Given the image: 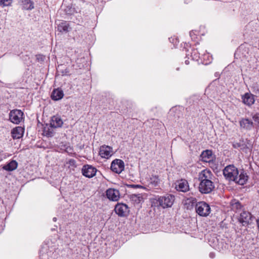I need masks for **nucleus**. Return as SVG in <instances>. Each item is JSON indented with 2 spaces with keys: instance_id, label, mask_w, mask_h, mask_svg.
Listing matches in <instances>:
<instances>
[{
  "instance_id": "24",
  "label": "nucleus",
  "mask_w": 259,
  "mask_h": 259,
  "mask_svg": "<svg viewBox=\"0 0 259 259\" xmlns=\"http://www.w3.org/2000/svg\"><path fill=\"white\" fill-rule=\"evenodd\" d=\"M69 24L66 21H62L58 24L57 29L59 32H65L68 31Z\"/></svg>"
},
{
  "instance_id": "2",
  "label": "nucleus",
  "mask_w": 259,
  "mask_h": 259,
  "mask_svg": "<svg viewBox=\"0 0 259 259\" xmlns=\"http://www.w3.org/2000/svg\"><path fill=\"white\" fill-rule=\"evenodd\" d=\"M175 201V196L171 194H166L161 196L157 200L159 205L163 208L170 207Z\"/></svg>"
},
{
  "instance_id": "36",
  "label": "nucleus",
  "mask_w": 259,
  "mask_h": 259,
  "mask_svg": "<svg viewBox=\"0 0 259 259\" xmlns=\"http://www.w3.org/2000/svg\"><path fill=\"white\" fill-rule=\"evenodd\" d=\"M190 202H192V203H195L196 202V199L195 198L193 199L192 201H190Z\"/></svg>"
},
{
  "instance_id": "30",
  "label": "nucleus",
  "mask_w": 259,
  "mask_h": 259,
  "mask_svg": "<svg viewBox=\"0 0 259 259\" xmlns=\"http://www.w3.org/2000/svg\"><path fill=\"white\" fill-rule=\"evenodd\" d=\"M65 151L70 155H73L74 154L72 147H66Z\"/></svg>"
},
{
  "instance_id": "35",
  "label": "nucleus",
  "mask_w": 259,
  "mask_h": 259,
  "mask_svg": "<svg viewBox=\"0 0 259 259\" xmlns=\"http://www.w3.org/2000/svg\"><path fill=\"white\" fill-rule=\"evenodd\" d=\"M214 254L213 253H210L209 254V256L211 257V258H213L214 257Z\"/></svg>"
},
{
  "instance_id": "19",
  "label": "nucleus",
  "mask_w": 259,
  "mask_h": 259,
  "mask_svg": "<svg viewBox=\"0 0 259 259\" xmlns=\"http://www.w3.org/2000/svg\"><path fill=\"white\" fill-rule=\"evenodd\" d=\"M20 3L23 9L31 10L34 8V3L31 0H20Z\"/></svg>"
},
{
  "instance_id": "25",
  "label": "nucleus",
  "mask_w": 259,
  "mask_h": 259,
  "mask_svg": "<svg viewBox=\"0 0 259 259\" xmlns=\"http://www.w3.org/2000/svg\"><path fill=\"white\" fill-rule=\"evenodd\" d=\"M22 128L21 127H16L12 131L11 134L14 139H19L22 136Z\"/></svg>"
},
{
  "instance_id": "17",
  "label": "nucleus",
  "mask_w": 259,
  "mask_h": 259,
  "mask_svg": "<svg viewBox=\"0 0 259 259\" xmlns=\"http://www.w3.org/2000/svg\"><path fill=\"white\" fill-rule=\"evenodd\" d=\"M131 201L133 202L138 208H139L141 207V203L143 201V197L140 194H132L131 195Z\"/></svg>"
},
{
  "instance_id": "12",
  "label": "nucleus",
  "mask_w": 259,
  "mask_h": 259,
  "mask_svg": "<svg viewBox=\"0 0 259 259\" xmlns=\"http://www.w3.org/2000/svg\"><path fill=\"white\" fill-rule=\"evenodd\" d=\"M213 177L211 171L207 169L201 171L199 175V180L200 182L212 181Z\"/></svg>"
},
{
  "instance_id": "3",
  "label": "nucleus",
  "mask_w": 259,
  "mask_h": 259,
  "mask_svg": "<svg viewBox=\"0 0 259 259\" xmlns=\"http://www.w3.org/2000/svg\"><path fill=\"white\" fill-rule=\"evenodd\" d=\"M195 209L197 214L201 217H207L210 213V206L204 201L197 203Z\"/></svg>"
},
{
  "instance_id": "31",
  "label": "nucleus",
  "mask_w": 259,
  "mask_h": 259,
  "mask_svg": "<svg viewBox=\"0 0 259 259\" xmlns=\"http://www.w3.org/2000/svg\"><path fill=\"white\" fill-rule=\"evenodd\" d=\"M131 188H140L141 189H144L145 188L140 185H135L131 184Z\"/></svg>"
},
{
  "instance_id": "38",
  "label": "nucleus",
  "mask_w": 259,
  "mask_h": 259,
  "mask_svg": "<svg viewBox=\"0 0 259 259\" xmlns=\"http://www.w3.org/2000/svg\"><path fill=\"white\" fill-rule=\"evenodd\" d=\"M257 226L259 228V219L256 220Z\"/></svg>"
},
{
  "instance_id": "37",
  "label": "nucleus",
  "mask_w": 259,
  "mask_h": 259,
  "mask_svg": "<svg viewBox=\"0 0 259 259\" xmlns=\"http://www.w3.org/2000/svg\"><path fill=\"white\" fill-rule=\"evenodd\" d=\"M185 64L186 65H188L189 64V60H185Z\"/></svg>"
},
{
  "instance_id": "40",
  "label": "nucleus",
  "mask_w": 259,
  "mask_h": 259,
  "mask_svg": "<svg viewBox=\"0 0 259 259\" xmlns=\"http://www.w3.org/2000/svg\"><path fill=\"white\" fill-rule=\"evenodd\" d=\"M127 186L130 187V185H127Z\"/></svg>"
},
{
  "instance_id": "41",
  "label": "nucleus",
  "mask_w": 259,
  "mask_h": 259,
  "mask_svg": "<svg viewBox=\"0 0 259 259\" xmlns=\"http://www.w3.org/2000/svg\"><path fill=\"white\" fill-rule=\"evenodd\" d=\"M131 176H132L131 175ZM131 181H133V180L131 179Z\"/></svg>"
},
{
  "instance_id": "39",
  "label": "nucleus",
  "mask_w": 259,
  "mask_h": 259,
  "mask_svg": "<svg viewBox=\"0 0 259 259\" xmlns=\"http://www.w3.org/2000/svg\"><path fill=\"white\" fill-rule=\"evenodd\" d=\"M53 220L54 222H56L57 221V218L56 217H54L53 219Z\"/></svg>"
},
{
  "instance_id": "11",
  "label": "nucleus",
  "mask_w": 259,
  "mask_h": 259,
  "mask_svg": "<svg viewBox=\"0 0 259 259\" xmlns=\"http://www.w3.org/2000/svg\"><path fill=\"white\" fill-rule=\"evenodd\" d=\"M114 210L115 212L120 217L126 216L129 211L128 206L123 203L116 204Z\"/></svg>"
},
{
  "instance_id": "15",
  "label": "nucleus",
  "mask_w": 259,
  "mask_h": 259,
  "mask_svg": "<svg viewBox=\"0 0 259 259\" xmlns=\"http://www.w3.org/2000/svg\"><path fill=\"white\" fill-rule=\"evenodd\" d=\"M113 154L112 147H100L99 154L100 156L105 158H108Z\"/></svg>"
},
{
  "instance_id": "5",
  "label": "nucleus",
  "mask_w": 259,
  "mask_h": 259,
  "mask_svg": "<svg viewBox=\"0 0 259 259\" xmlns=\"http://www.w3.org/2000/svg\"><path fill=\"white\" fill-rule=\"evenodd\" d=\"M199 191L202 194L210 193L214 188V185L212 181L200 182Z\"/></svg>"
},
{
  "instance_id": "23",
  "label": "nucleus",
  "mask_w": 259,
  "mask_h": 259,
  "mask_svg": "<svg viewBox=\"0 0 259 259\" xmlns=\"http://www.w3.org/2000/svg\"><path fill=\"white\" fill-rule=\"evenodd\" d=\"M159 183V179L156 176H152L148 180V186L150 188L158 186Z\"/></svg>"
},
{
  "instance_id": "21",
  "label": "nucleus",
  "mask_w": 259,
  "mask_h": 259,
  "mask_svg": "<svg viewBox=\"0 0 259 259\" xmlns=\"http://www.w3.org/2000/svg\"><path fill=\"white\" fill-rule=\"evenodd\" d=\"M201 157L203 161L209 162L213 159L212 152L209 150L203 151L201 154Z\"/></svg>"
},
{
  "instance_id": "1",
  "label": "nucleus",
  "mask_w": 259,
  "mask_h": 259,
  "mask_svg": "<svg viewBox=\"0 0 259 259\" xmlns=\"http://www.w3.org/2000/svg\"><path fill=\"white\" fill-rule=\"evenodd\" d=\"M223 174L228 180L234 181L240 185L245 184L248 178L244 171L241 170L239 172L238 169L233 165L226 166L223 170Z\"/></svg>"
},
{
  "instance_id": "22",
  "label": "nucleus",
  "mask_w": 259,
  "mask_h": 259,
  "mask_svg": "<svg viewBox=\"0 0 259 259\" xmlns=\"http://www.w3.org/2000/svg\"><path fill=\"white\" fill-rule=\"evenodd\" d=\"M18 163L15 160H11L7 164L3 166V169L9 171H13L17 168Z\"/></svg>"
},
{
  "instance_id": "32",
  "label": "nucleus",
  "mask_w": 259,
  "mask_h": 259,
  "mask_svg": "<svg viewBox=\"0 0 259 259\" xmlns=\"http://www.w3.org/2000/svg\"><path fill=\"white\" fill-rule=\"evenodd\" d=\"M195 34L193 31H191L190 32V36L192 39H194L196 38Z\"/></svg>"
},
{
  "instance_id": "20",
  "label": "nucleus",
  "mask_w": 259,
  "mask_h": 259,
  "mask_svg": "<svg viewBox=\"0 0 259 259\" xmlns=\"http://www.w3.org/2000/svg\"><path fill=\"white\" fill-rule=\"evenodd\" d=\"M54 128L55 127L52 126L50 124V125L46 124L44 127L43 135L48 137H53L54 134Z\"/></svg>"
},
{
  "instance_id": "28",
  "label": "nucleus",
  "mask_w": 259,
  "mask_h": 259,
  "mask_svg": "<svg viewBox=\"0 0 259 259\" xmlns=\"http://www.w3.org/2000/svg\"><path fill=\"white\" fill-rule=\"evenodd\" d=\"M253 122L254 124V126L257 125L259 126V113H252L251 114Z\"/></svg>"
},
{
  "instance_id": "9",
  "label": "nucleus",
  "mask_w": 259,
  "mask_h": 259,
  "mask_svg": "<svg viewBox=\"0 0 259 259\" xmlns=\"http://www.w3.org/2000/svg\"><path fill=\"white\" fill-rule=\"evenodd\" d=\"M241 128L246 131H250L254 127L253 121L248 118H243L239 121Z\"/></svg>"
},
{
  "instance_id": "34",
  "label": "nucleus",
  "mask_w": 259,
  "mask_h": 259,
  "mask_svg": "<svg viewBox=\"0 0 259 259\" xmlns=\"http://www.w3.org/2000/svg\"><path fill=\"white\" fill-rule=\"evenodd\" d=\"M3 156L1 152H0V162L3 160Z\"/></svg>"
},
{
  "instance_id": "29",
  "label": "nucleus",
  "mask_w": 259,
  "mask_h": 259,
  "mask_svg": "<svg viewBox=\"0 0 259 259\" xmlns=\"http://www.w3.org/2000/svg\"><path fill=\"white\" fill-rule=\"evenodd\" d=\"M12 2V0H0V6L2 7L9 6Z\"/></svg>"
},
{
  "instance_id": "13",
  "label": "nucleus",
  "mask_w": 259,
  "mask_h": 259,
  "mask_svg": "<svg viewBox=\"0 0 259 259\" xmlns=\"http://www.w3.org/2000/svg\"><path fill=\"white\" fill-rule=\"evenodd\" d=\"M176 189L179 191L186 192L189 190V186L186 180L182 179L176 183Z\"/></svg>"
},
{
  "instance_id": "27",
  "label": "nucleus",
  "mask_w": 259,
  "mask_h": 259,
  "mask_svg": "<svg viewBox=\"0 0 259 259\" xmlns=\"http://www.w3.org/2000/svg\"><path fill=\"white\" fill-rule=\"evenodd\" d=\"M200 54L197 49L192 50L191 56L193 60L197 61L200 57Z\"/></svg>"
},
{
  "instance_id": "33",
  "label": "nucleus",
  "mask_w": 259,
  "mask_h": 259,
  "mask_svg": "<svg viewBox=\"0 0 259 259\" xmlns=\"http://www.w3.org/2000/svg\"><path fill=\"white\" fill-rule=\"evenodd\" d=\"M69 163L70 165H73L75 164V161L74 159H70L69 161Z\"/></svg>"
},
{
  "instance_id": "26",
  "label": "nucleus",
  "mask_w": 259,
  "mask_h": 259,
  "mask_svg": "<svg viewBox=\"0 0 259 259\" xmlns=\"http://www.w3.org/2000/svg\"><path fill=\"white\" fill-rule=\"evenodd\" d=\"M231 206L232 209L234 211H237L240 209L242 207V205L240 202L236 199L233 200L231 202Z\"/></svg>"
},
{
  "instance_id": "14",
  "label": "nucleus",
  "mask_w": 259,
  "mask_h": 259,
  "mask_svg": "<svg viewBox=\"0 0 259 259\" xmlns=\"http://www.w3.org/2000/svg\"><path fill=\"white\" fill-rule=\"evenodd\" d=\"M243 103L247 106H250L254 103V96L250 93H246L242 96Z\"/></svg>"
},
{
  "instance_id": "18",
  "label": "nucleus",
  "mask_w": 259,
  "mask_h": 259,
  "mask_svg": "<svg viewBox=\"0 0 259 259\" xmlns=\"http://www.w3.org/2000/svg\"><path fill=\"white\" fill-rule=\"evenodd\" d=\"M64 96L63 92L62 90L57 89H54L52 93L51 98L54 101H58L61 99Z\"/></svg>"
},
{
  "instance_id": "16",
  "label": "nucleus",
  "mask_w": 259,
  "mask_h": 259,
  "mask_svg": "<svg viewBox=\"0 0 259 259\" xmlns=\"http://www.w3.org/2000/svg\"><path fill=\"white\" fill-rule=\"evenodd\" d=\"M63 123L61 118L59 116H53L51 120L50 124L55 128L61 127Z\"/></svg>"
},
{
  "instance_id": "8",
  "label": "nucleus",
  "mask_w": 259,
  "mask_h": 259,
  "mask_svg": "<svg viewBox=\"0 0 259 259\" xmlns=\"http://www.w3.org/2000/svg\"><path fill=\"white\" fill-rule=\"evenodd\" d=\"M97 169L94 167L89 165H85L83 166L82 168V174L85 177L91 178L96 175Z\"/></svg>"
},
{
  "instance_id": "10",
  "label": "nucleus",
  "mask_w": 259,
  "mask_h": 259,
  "mask_svg": "<svg viewBox=\"0 0 259 259\" xmlns=\"http://www.w3.org/2000/svg\"><path fill=\"white\" fill-rule=\"evenodd\" d=\"M106 195L107 197L110 200L113 201H118L120 197L119 191L113 188H109L107 189L106 191Z\"/></svg>"
},
{
  "instance_id": "4",
  "label": "nucleus",
  "mask_w": 259,
  "mask_h": 259,
  "mask_svg": "<svg viewBox=\"0 0 259 259\" xmlns=\"http://www.w3.org/2000/svg\"><path fill=\"white\" fill-rule=\"evenodd\" d=\"M23 112L19 109L12 110L9 113V120L15 124H19L23 119Z\"/></svg>"
},
{
  "instance_id": "7",
  "label": "nucleus",
  "mask_w": 259,
  "mask_h": 259,
  "mask_svg": "<svg viewBox=\"0 0 259 259\" xmlns=\"http://www.w3.org/2000/svg\"><path fill=\"white\" fill-rule=\"evenodd\" d=\"M124 167V164L122 160L120 159L114 160L111 164V169L113 172L117 174H120Z\"/></svg>"
},
{
  "instance_id": "6",
  "label": "nucleus",
  "mask_w": 259,
  "mask_h": 259,
  "mask_svg": "<svg viewBox=\"0 0 259 259\" xmlns=\"http://www.w3.org/2000/svg\"><path fill=\"white\" fill-rule=\"evenodd\" d=\"M252 219L253 216L249 212L243 211L240 214L238 221L243 226H246L251 223Z\"/></svg>"
}]
</instances>
